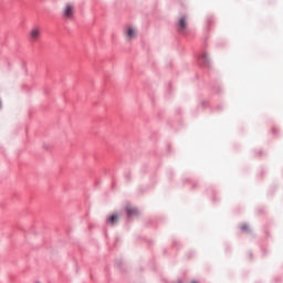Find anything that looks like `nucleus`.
I'll use <instances>...</instances> for the list:
<instances>
[{
	"label": "nucleus",
	"mask_w": 283,
	"mask_h": 283,
	"mask_svg": "<svg viewBox=\"0 0 283 283\" xmlns=\"http://www.w3.org/2000/svg\"><path fill=\"white\" fill-rule=\"evenodd\" d=\"M137 35V31L134 27L128 25L125 29V38L128 42L133 41L134 39H136Z\"/></svg>",
	"instance_id": "2"
},
{
	"label": "nucleus",
	"mask_w": 283,
	"mask_h": 283,
	"mask_svg": "<svg viewBox=\"0 0 283 283\" xmlns=\"http://www.w3.org/2000/svg\"><path fill=\"white\" fill-rule=\"evenodd\" d=\"M118 221V214H112L107 218L106 223L109 226H115Z\"/></svg>",
	"instance_id": "5"
},
{
	"label": "nucleus",
	"mask_w": 283,
	"mask_h": 283,
	"mask_svg": "<svg viewBox=\"0 0 283 283\" xmlns=\"http://www.w3.org/2000/svg\"><path fill=\"white\" fill-rule=\"evenodd\" d=\"M126 213L128 214V217H133V216H138L139 211L136 207L132 206L130 203H128L125 208Z\"/></svg>",
	"instance_id": "4"
},
{
	"label": "nucleus",
	"mask_w": 283,
	"mask_h": 283,
	"mask_svg": "<svg viewBox=\"0 0 283 283\" xmlns=\"http://www.w3.org/2000/svg\"><path fill=\"white\" fill-rule=\"evenodd\" d=\"M42 147L46 150H50V145L49 144H43Z\"/></svg>",
	"instance_id": "7"
},
{
	"label": "nucleus",
	"mask_w": 283,
	"mask_h": 283,
	"mask_svg": "<svg viewBox=\"0 0 283 283\" xmlns=\"http://www.w3.org/2000/svg\"><path fill=\"white\" fill-rule=\"evenodd\" d=\"M63 17L65 19H72L74 17V4L66 3L63 9Z\"/></svg>",
	"instance_id": "3"
},
{
	"label": "nucleus",
	"mask_w": 283,
	"mask_h": 283,
	"mask_svg": "<svg viewBox=\"0 0 283 283\" xmlns=\"http://www.w3.org/2000/svg\"><path fill=\"white\" fill-rule=\"evenodd\" d=\"M187 28H188V18L187 15H181L178 20L177 30L180 33H184L186 32Z\"/></svg>",
	"instance_id": "1"
},
{
	"label": "nucleus",
	"mask_w": 283,
	"mask_h": 283,
	"mask_svg": "<svg viewBox=\"0 0 283 283\" xmlns=\"http://www.w3.org/2000/svg\"><path fill=\"white\" fill-rule=\"evenodd\" d=\"M242 229L245 230V229H247V226H242Z\"/></svg>",
	"instance_id": "8"
},
{
	"label": "nucleus",
	"mask_w": 283,
	"mask_h": 283,
	"mask_svg": "<svg viewBox=\"0 0 283 283\" xmlns=\"http://www.w3.org/2000/svg\"><path fill=\"white\" fill-rule=\"evenodd\" d=\"M191 283H199V281H191Z\"/></svg>",
	"instance_id": "9"
},
{
	"label": "nucleus",
	"mask_w": 283,
	"mask_h": 283,
	"mask_svg": "<svg viewBox=\"0 0 283 283\" xmlns=\"http://www.w3.org/2000/svg\"><path fill=\"white\" fill-rule=\"evenodd\" d=\"M30 41L35 42L36 41V29H33L30 33Z\"/></svg>",
	"instance_id": "6"
}]
</instances>
